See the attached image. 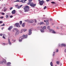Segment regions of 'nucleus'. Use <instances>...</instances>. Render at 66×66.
<instances>
[{
  "label": "nucleus",
  "mask_w": 66,
  "mask_h": 66,
  "mask_svg": "<svg viewBox=\"0 0 66 66\" xmlns=\"http://www.w3.org/2000/svg\"><path fill=\"white\" fill-rule=\"evenodd\" d=\"M30 8H29V6H26L24 8V12H28L29 11V10Z\"/></svg>",
  "instance_id": "obj_1"
},
{
  "label": "nucleus",
  "mask_w": 66,
  "mask_h": 66,
  "mask_svg": "<svg viewBox=\"0 0 66 66\" xmlns=\"http://www.w3.org/2000/svg\"><path fill=\"white\" fill-rule=\"evenodd\" d=\"M30 4V5L32 7H35L36 6V4H34L33 3L31 2V3H27L28 5H29Z\"/></svg>",
  "instance_id": "obj_2"
},
{
  "label": "nucleus",
  "mask_w": 66,
  "mask_h": 66,
  "mask_svg": "<svg viewBox=\"0 0 66 66\" xmlns=\"http://www.w3.org/2000/svg\"><path fill=\"white\" fill-rule=\"evenodd\" d=\"M45 2L43 1H41L39 2V4L40 5H43Z\"/></svg>",
  "instance_id": "obj_3"
},
{
  "label": "nucleus",
  "mask_w": 66,
  "mask_h": 66,
  "mask_svg": "<svg viewBox=\"0 0 66 66\" xmlns=\"http://www.w3.org/2000/svg\"><path fill=\"white\" fill-rule=\"evenodd\" d=\"M15 26L16 27H20V26L19 25V23H16L15 24Z\"/></svg>",
  "instance_id": "obj_4"
},
{
  "label": "nucleus",
  "mask_w": 66,
  "mask_h": 66,
  "mask_svg": "<svg viewBox=\"0 0 66 66\" xmlns=\"http://www.w3.org/2000/svg\"><path fill=\"white\" fill-rule=\"evenodd\" d=\"M19 31L18 30L16 31V32H15V35H18L19 33Z\"/></svg>",
  "instance_id": "obj_5"
},
{
  "label": "nucleus",
  "mask_w": 66,
  "mask_h": 66,
  "mask_svg": "<svg viewBox=\"0 0 66 66\" xmlns=\"http://www.w3.org/2000/svg\"><path fill=\"white\" fill-rule=\"evenodd\" d=\"M11 13L12 14H15V13H16V10H14L12 11L11 12Z\"/></svg>",
  "instance_id": "obj_6"
},
{
  "label": "nucleus",
  "mask_w": 66,
  "mask_h": 66,
  "mask_svg": "<svg viewBox=\"0 0 66 66\" xmlns=\"http://www.w3.org/2000/svg\"><path fill=\"white\" fill-rule=\"evenodd\" d=\"M8 43L9 45H12V43H11V42H10V40L9 38H8Z\"/></svg>",
  "instance_id": "obj_7"
},
{
  "label": "nucleus",
  "mask_w": 66,
  "mask_h": 66,
  "mask_svg": "<svg viewBox=\"0 0 66 66\" xmlns=\"http://www.w3.org/2000/svg\"><path fill=\"white\" fill-rule=\"evenodd\" d=\"M50 31H52V33H54V34H55V33H56V32H55V31H54V30L52 29H51L50 30Z\"/></svg>",
  "instance_id": "obj_8"
},
{
  "label": "nucleus",
  "mask_w": 66,
  "mask_h": 66,
  "mask_svg": "<svg viewBox=\"0 0 66 66\" xmlns=\"http://www.w3.org/2000/svg\"><path fill=\"white\" fill-rule=\"evenodd\" d=\"M13 28V26H10L9 28L8 29V30H11L12 29V28Z\"/></svg>",
  "instance_id": "obj_9"
},
{
  "label": "nucleus",
  "mask_w": 66,
  "mask_h": 66,
  "mask_svg": "<svg viewBox=\"0 0 66 66\" xmlns=\"http://www.w3.org/2000/svg\"><path fill=\"white\" fill-rule=\"evenodd\" d=\"M29 21L31 23H32V22H33V20H29Z\"/></svg>",
  "instance_id": "obj_10"
},
{
  "label": "nucleus",
  "mask_w": 66,
  "mask_h": 66,
  "mask_svg": "<svg viewBox=\"0 0 66 66\" xmlns=\"http://www.w3.org/2000/svg\"><path fill=\"white\" fill-rule=\"evenodd\" d=\"M23 5H21L20 6H18V9H20V7H21Z\"/></svg>",
  "instance_id": "obj_11"
},
{
  "label": "nucleus",
  "mask_w": 66,
  "mask_h": 66,
  "mask_svg": "<svg viewBox=\"0 0 66 66\" xmlns=\"http://www.w3.org/2000/svg\"><path fill=\"white\" fill-rule=\"evenodd\" d=\"M45 29H46V26H44L43 28V30H45Z\"/></svg>",
  "instance_id": "obj_12"
},
{
  "label": "nucleus",
  "mask_w": 66,
  "mask_h": 66,
  "mask_svg": "<svg viewBox=\"0 0 66 66\" xmlns=\"http://www.w3.org/2000/svg\"><path fill=\"white\" fill-rule=\"evenodd\" d=\"M20 2H22V3H24L25 2V1L23 0H21Z\"/></svg>",
  "instance_id": "obj_13"
},
{
  "label": "nucleus",
  "mask_w": 66,
  "mask_h": 66,
  "mask_svg": "<svg viewBox=\"0 0 66 66\" xmlns=\"http://www.w3.org/2000/svg\"><path fill=\"white\" fill-rule=\"evenodd\" d=\"M61 46H63V47H65V46H66L65 44H61Z\"/></svg>",
  "instance_id": "obj_14"
},
{
  "label": "nucleus",
  "mask_w": 66,
  "mask_h": 66,
  "mask_svg": "<svg viewBox=\"0 0 66 66\" xmlns=\"http://www.w3.org/2000/svg\"><path fill=\"white\" fill-rule=\"evenodd\" d=\"M22 39H23V38H21V39H19V41L20 42H22Z\"/></svg>",
  "instance_id": "obj_15"
},
{
  "label": "nucleus",
  "mask_w": 66,
  "mask_h": 66,
  "mask_svg": "<svg viewBox=\"0 0 66 66\" xmlns=\"http://www.w3.org/2000/svg\"><path fill=\"white\" fill-rule=\"evenodd\" d=\"M56 63L57 65H59V64H60V62L59 61H57Z\"/></svg>",
  "instance_id": "obj_16"
},
{
  "label": "nucleus",
  "mask_w": 66,
  "mask_h": 66,
  "mask_svg": "<svg viewBox=\"0 0 66 66\" xmlns=\"http://www.w3.org/2000/svg\"><path fill=\"white\" fill-rule=\"evenodd\" d=\"M23 32V29L21 30V31H20V33H22Z\"/></svg>",
  "instance_id": "obj_17"
},
{
  "label": "nucleus",
  "mask_w": 66,
  "mask_h": 66,
  "mask_svg": "<svg viewBox=\"0 0 66 66\" xmlns=\"http://www.w3.org/2000/svg\"><path fill=\"white\" fill-rule=\"evenodd\" d=\"M44 23L43 22H41L40 23V24L41 25V24H43Z\"/></svg>",
  "instance_id": "obj_18"
},
{
  "label": "nucleus",
  "mask_w": 66,
  "mask_h": 66,
  "mask_svg": "<svg viewBox=\"0 0 66 66\" xmlns=\"http://www.w3.org/2000/svg\"><path fill=\"white\" fill-rule=\"evenodd\" d=\"M23 31L24 32H26V31H27V29H23Z\"/></svg>",
  "instance_id": "obj_19"
},
{
  "label": "nucleus",
  "mask_w": 66,
  "mask_h": 66,
  "mask_svg": "<svg viewBox=\"0 0 66 66\" xmlns=\"http://www.w3.org/2000/svg\"><path fill=\"white\" fill-rule=\"evenodd\" d=\"M25 23H23L22 24V27H24V24H25Z\"/></svg>",
  "instance_id": "obj_20"
},
{
  "label": "nucleus",
  "mask_w": 66,
  "mask_h": 66,
  "mask_svg": "<svg viewBox=\"0 0 66 66\" xmlns=\"http://www.w3.org/2000/svg\"><path fill=\"white\" fill-rule=\"evenodd\" d=\"M37 29H38V30H40V27H38L37 28Z\"/></svg>",
  "instance_id": "obj_21"
},
{
  "label": "nucleus",
  "mask_w": 66,
  "mask_h": 66,
  "mask_svg": "<svg viewBox=\"0 0 66 66\" xmlns=\"http://www.w3.org/2000/svg\"><path fill=\"white\" fill-rule=\"evenodd\" d=\"M47 28L48 29H49L50 28V26H49L47 27Z\"/></svg>",
  "instance_id": "obj_22"
},
{
  "label": "nucleus",
  "mask_w": 66,
  "mask_h": 66,
  "mask_svg": "<svg viewBox=\"0 0 66 66\" xmlns=\"http://www.w3.org/2000/svg\"><path fill=\"white\" fill-rule=\"evenodd\" d=\"M40 31H41V32H44L43 30L42 29H41Z\"/></svg>",
  "instance_id": "obj_23"
},
{
  "label": "nucleus",
  "mask_w": 66,
  "mask_h": 66,
  "mask_svg": "<svg viewBox=\"0 0 66 66\" xmlns=\"http://www.w3.org/2000/svg\"><path fill=\"white\" fill-rule=\"evenodd\" d=\"M22 21H20V24L21 25V24H22Z\"/></svg>",
  "instance_id": "obj_24"
},
{
  "label": "nucleus",
  "mask_w": 66,
  "mask_h": 66,
  "mask_svg": "<svg viewBox=\"0 0 66 66\" xmlns=\"http://www.w3.org/2000/svg\"><path fill=\"white\" fill-rule=\"evenodd\" d=\"M32 0H29V2L28 3H31L32 2H32Z\"/></svg>",
  "instance_id": "obj_25"
},
{
  "label": "nucleus",
  "mask_w": 66,
  "mask_h": 66,
  "mask_svg": "<svg viewBox=\"0 0 66 66\" xmlns=\"http://www.w3.org/2000/svg\"><path fill=\"white\" fill-rule=\"evenodd\" d=\"M51 3L54 4H55V2H51Z\"/></svg>",
  "instance_id": "obj_26"
},
{
  "label": "nucleus",
  "mask_w": 66,
  "mask_h": 66,
  "mask_svg": "<svg viewBox=\"0 0 66 66\" xmlns=\"http://www.w3.org/2000/svg\"><path fill=\"white\" fill-rule=\"evenodd\" d=\"M7 10V9H4V12H6V10Z\"/></svg>",
  "instance_id": "obj_27"
},
{
  "label": "nucleus",
  "mask_w": 66,
  "mask_h": 66,
  "mask_svg": "<svg viewBox=\"0 0 66 66\" xmlns=\"http://www.w3.org/2000/svg\"><path fill=\"white\" fill-rule=\"evenodd\" d=\"M13 9V7H11L10 8V10H12V9Z\"/></svg>",
  "instance_id": "obj_28"
},
{
  "label": "nucleus",
  "mask_w": 66,
  "mask_h": 66,
  "mask_svg": "<svg viewBox=\"0 0 66 66\" xmlns=\"http://www.w3.org/2000/svg\"><path fill=\"white\" fill-rule=\"evenodd\" d=\"M25 21H26V22H28V21H29V20H25Z\"/></svg>",
  "instance_id": "obj_29"
},
{
  "label": "nucleus",
  "mask_w": 66,
  "mask_h": 66,
  "mask_svg": "<svg viewBox=\"0 0 66 66\" xmlns=\"http://www.w3.org/2000/svg\"><path fill=\"white\" fill-rule=\"evenodd\" d=\"M15 2H20V1H19V0H16Z\"/></svg>",
  "instance_id": "obj_30"
},
{
  "label": "nucleus",
  "mask_w": 66,
  "mask_h": 66,
  "mask_svg": "<svg viewBox=\"0 0 66 66\" xmlns=\"http://www.w3.org/2000/svg\"><path fill=\"white\" fill-rule=\"evenodd\" d=\"M27 35H26L25 36V38H27Z\"/></svg>",
  "instance_id": "obj_31"
},
{
  "label": "nucleus",
  "mask_w": 66,
  "mask_h": 66,
  "mask_svg": "<svg viewBox=\"0 0 66 66\" xmlns=\"http://www.w3.org/2000/svg\"><path fill=\"white\" fill-rule=\"evenodd\" d=\"M4 17L3 16H2L1 17H0V19H3V18Z\"/></svg>",
  "instance_id": "obj_32"
},
{
  "label": "nucleus",
  "mask_w": 66,
  "mask_h": 66,
  "mask_svg": "<svg viewBox=\"0 0 66 66\" xmlns=\"http://www.w3.org/2000/svg\"><path fill=\"white\" fill-rule=\"evenodd\" d=\"M29 35H31L32 34V32H29Z\"/></svg>",
  "instance_id": "obj_33"
},
{
  "label": "nucleus",
  "mask_w": 66,
  "mask_h": 66,
  "mask_svg": "<svg viewBox=\"0 0 66 66\" xmlns=\"http://www.w3.org/2000/svg\"><path fill=\"white\" fill-rule=\"evenodd\" d=\"M48 24H49V22H47L46 23V25H48Z\"/></svg>",
  "instance_id": "obj_34"
},
{
  "label": "nucleus",
  "mask_w": 66,
  "mask_h": 66,
  "mask_svg": "<svg viewBox=\"0 0 66 66\" xmlns=\"http://www.w3.org/2000/svg\"><path fill=\"white\" fill-rule=\"evenodd\" d=\"M47 8V6H45L44 7V10H45Z\"/></svg>",
  "instance_id": "obj_35"
},
{
  "label": "nucleus",
  "mask_w": 66,
  "mask_h": 66,
  "mask_svg": "<svg viewBox=\"0 0 66 66\" xmlns=\"http://www.w3.org/2000/svg\"><path fill=\"white\" fill-rule=\"evenodd\" d=\"M28 32H31V29L29 30L28 31Z\"/></svg>",
  "instance_id": "obj_36"
},
{
  "label": "nucleus",
  "mask_w": 66,
  "mask_h": 66,
  "mask_svg": "<svg viewBox=\"0 0 66 66\" xmlns=\"http://www.w3.org/2000/svg\"><path fill=\"white\" fill-rule=\"evenodd\" d=\"M5 26V24H2L1 25V26Z\"/></svg>",
  "instance_id": "obj_37"
},
{
  "label": "nucleus",
  "mask_w": 66,
  "mask_h": 66,
  "mask_svg": "<svg viewBox=\"0 0 66 66\" xmlns=\"http://www.w3.org/2000/svg\"><path fill=\"white\" fill-rule=\"evenodd\" d=\"M2 15H4V14H5V13H4L2 12Z\"/></svg>",
  "instance_id": "obj_38"
},
{
  "label": "nucleus",
  "mask_w": 66,
  "mask_h": 66,
  "mask_svg": "<svg viewBox=\"0 0 66 66\" xmlns=\"http://www.w3.org/2000/svg\"><path fill=\"white\" fill-rule=\"evenodd\" d=\"M3 23V22L2 21H0V23Z\"/></svg>",
  "instance_id": "obj_39"
},
{
  "label": "nucleus",
  "mask_w": 66,
  "mask_h": 66,
  "mask_svg": "<svg viewBox=\"0 0 66 66\" xmlns=\"http://www.w3.org/2000/svg\"><path fill=\"white\" fill-rule=\"evenodd\" d=\"M23 37H25V35H23Z\"/></svg>",
  "instance_id": "obj_40"
},
{
  "label": "nucleus",
  "mask_w": 66,
  "mask_h": 66,
  "mask_svg": "<svg viewBox=\"0 0 66 66\" xmlns=\"http://www.w3.org/2000/svg\"><path fill=\"white\" fill-rule=\"evenodd\" d=\"M3 38H4V39H5V37H4V36H3Z\"/></svg>",
  "instance_id": "obj_41"
},
{
  "label": "nucleus",
  "mask_w": 66,
  "mask_h": 66,
  "mask_svg": "<svg viewBox=\"0 0 66 66\" xmlns=\"http://www.w3.org/2000/svg\"><path fill=\"white\" fill-rule=\"evenodd\" d=\"M18 6V5H15V6L17 7Z\"/></svg>",
  "instance_id": "obj_42"
},
{
  "label": "nucleus",
  "mask_w": 66,
  "mask_h": 66,
  "mask_svg": "<svg viewBox=\"0 0 66 66\" xmlns=\"http://www.w3.org/2000/svg\"><path fill=\"white\" fill-rule=\"evenodd\" d=\"M13 17V16L12 15H11L10 16V18H12V17Z\"/></svg>",
  "instance_id": "obj_43"
},
{
  "label": "nucleus",
  "mask_w": 66,
  "mask_h": 66,
  "mask_svg": "<svg viewBox=\"0 0 66 66\" xmlns=\"http://www.w3.org/2000/svg\"><path fill=\"white\" fill-rule=\"evenodd\" d=\"M3 45H5V43H3Z\"/></svg>",
  "instance_id": "obj_44"
},
{
  "label": "nucleus",
  "mask_w": 66,
  "mask_h": 66,
  "mask_svg": "<svg viewBox=\"0 0 66 66\" xmlns=\"http://www.w3.org/2000/svg\"><path fill=\"white\" fill-rule=\"evenodd\" d=\"M50 0H46V1L47 2H48L49 1H50Z\"/></svg>",
  "instance_id": "obj_45"
},
{
  "label": "nucleus",
  "mask_w": 66,
  "mask_h": 66,
  "mask_svg": "<svg viewBox=\"0 0 66 66\" xmlns=\"http://www.w3.org/2000/svg\"><path fill=\"white\" fill-rule=\"evenodd\" d=\"M6 18H8V17H9V16H8V15H6Z\"/></svg>",
  "instance_id": "obj_46"
},
{
  "label": "nucleus",
  "mask_w": 66,
  "mask_h": 66,
  "mask_svg": "<svg viewBox=\"0 0 66 66\" xmlns=\"http://www.w3.org/2000/svg\"><path fill=\"white\" fill-rule=\"evenodd\" d=\"M35 22H37L36 20H35Z\"/></svg>",
  "instance_id": "obj_47"
},
{
  "label": "nucleus",
  "mask_w": 66,
  "mask_h": 66,
  "mask_svg": "<svg viewBox=\"0 0 66 66\" xmlns=\"http://www.w3.org/2000/svg\"><path fill=\"white\" fill-rule=\"evenodd\" d=\"M56 51L57 52H59V50H56Z\"/></svg>",
  "instance_id": "obj_48"
},
{
  "label": "nucleus",
  "mask_w": 66,
  "mask_h": 66,
  "mask_svg": "<svg viewBox=\"0 0 66 66\" xmlns=\"http://www.w3.org/2000/svg\"><path fill=\"white\" fill-rule=\"evenodd\" d=\"M64 52H66V49H65V50Z\"/></svg>",
  "instance_id": "obj_49"
},
{
  "label": "nucleus",
  "mask_w": 66,
  "mask_h": 66,
  "mask_svg": "<svg viewBox=\"0 0 66 66\" xmlns=\"http://www.w3.org/2000/svg\"><path fill=\"white\" fill-rule=\"evenodd\" d=\"M22 36H21L20 38H20H22Z\"/></svg>",
  "instance_id": "obj_50"
},
{
  "label": "nucleus",
  "mask_w": 66,
  "mask_h": 66,
  "mask_svg": "<svg viewBox=\"0 0 66 66\" xmlns=\"http://www.w3.org/2000/svg\"><path fill=\"white\" fill-rule=\"evenodd\" d=\"M3 29H4V27H3L2 28V30H3Z\"/></svg>",
  "instance_id": "obj_51"
},
{
  "label": "nucleus",
  "mask_w": 66,
  "mask_h": 66,
  "mask_svg": "<svg viewBox=\"0 0 66 66\" xmlns=\"http://www.w3.org/2000/svg\"><path fill=\"white\" fill-rule=\"evenodd\" d=\"M50 20H51H51H52V19H50Z\"/></svg>",
  "instance_id": "obj_52"
},
{
  "label": "nucleus",
  "mask_w": 66,
  "mask_h": 66,
  "mask_svg": "<svg viewBox=\"0 0 66 66\" xmlns=\"http://www.w3.org/2000/svg\"><path fill=\"white\" fill-rule=\"evenodd\" d=\"M46 21H47V22H48V21H49V20H46Z\"/></svg>",
  "instance_id": "obj_53"
},
{
  "label": "nucleus",
  "mask_w": 66,
  "mask_h": 66,
  "mask_svg": "<svg viewBox=\"0 0 66 66\" xmlns=\"http://www.w3.org/2000/svg\"><path fill=\"white\" fill-rule=\"evenodd\" d=\"M0 35V36H2V34H1Z\"/></svg>",
  "instance_id": "obj_54"
},
{
  "label": "nucleus",
  "mask_w": 66,
  "mask_h": 66,
  "mask_svg": "<svg viewBox=\"0 0 66 66\" xmlns=\"http://www.w3.org/2000/svg\"><path fill=\"white\" fill-rule=\"evenodd\" d=\"M44 22H46V20H44Z\"/></svg>",
  "instance_id": "obj_55"
},
{
  "label": "nucleus",
  "mask_w": 66,
  "mask_h": 66,
  "mask_svg": "<svg viewBox=\"0 0 66 66\" xmlns=\"http://www.w3.org/2000/svg\"><path fill=\"white\" fill-rule=\"evenodd\" d=\"M27 0H24L25 1H26Z\"/></svg>",
  "instance_id": "obj_56"
},
{
  "label": "nucleus",
  "mask_w": 66,
  "mask_h": 66,
  "mask_svg": "<svg viewBox=\"0 0 66 66\" xmlns=\"http://www.w3.org/2000/svg\"><path fill=\"white\" fill-rule=\"evenodd\" d=\"M54 55H55L54 54H53V56H54Z\"/></svg>",
  "instance_id": "obj_57"
},
{
  "label": "nucleus",
  "mask_w": 66,
  "mask_h": 66,
  "mask_svg": "<svg viewBox=\"0 0 66 66\" xmlns=\"http://www.w3.org/2000/svg\"><path fill=\"white\" fill-rule=\"evenodd\" d=\"M14 42H15V40H14Z\"/></svg>",
  "instance_id": "obj_58"
},
{
  "label": "nucleus",
  "mask_w": 66,
  "mask_h": 66,
  "mask_svg": "<svg viewBox=\"0 0 66 66\" xmlns=\"http://www.w3.org/2000/svg\"><path fill=\"white\" fill-rule=\"evenodd\" d=\"M41 0H38V1H40Z\"/></svg>",
  "instance_id": "obj_59"
},
{
  "label": "nucleus",
  "mask_w": 66,
  "mask_h": 66,
  "mask_svg": "<svg viewBox=\"0 0 66 66\" xmlns=\"http://www.w3.org/2000/svg\"><path fill=\"white\" fill-rule=\"evenodd\" d=\"M54 53H55V52H53V53H54Z\"/></svg>",
  "instance_id": "obj_60"
},
{
  "label": "nucleus",
  "mask_w": 66,
  "mask_h": 66,
  "mask_svg": "<svg viewBox=\"0 0 66 66\" xmlns=\"http://www.w3.org/2000/svg\"><path fill=\"white\" fill-rule=\"evenodd\" d=\"M61 65H62V63H61Z\"/></svg>",
  "instance_id": "obj_61"
},
{
  "label": "nucleus",
  "mask_w": 66,
  "mask_h": 66,
  "mask_svg": "<svg viewBox=\"0 0 66 66\" xmlns=\"http://www.w3.org/2000/svg\"><path fill=\"white\" fill-rule=\"evenodd\" d=\"M41 28H42V27H41Z\"/></svg>",
  "instance_id": "obj_62"
},
{
  "label": "nucleus",
  "mask_w": 66,
  "mask_h": 66,
  "mask_svg": "<svg viewBox=\"0 0 66 66\" xmlns=\"http://www.w3.org/2000/svg\"><path fill=\"white\" fill-rule=\"evenodd\" d=\"M59 1H60V0H59Z\"/></svg>",
  "instance_id": "obj_63"
},
{
  "label": "nucleus",
  "mask_w": 66,
  "mask_h": 66,
  "mask_svg": "<svg viewBox=\"0 0 66 66\" xmlns=\"http://www.w3.org/2000/svg\"><path fill=\"white\" fill-rule=\"evenodd\" d=\"M55 66H57L56 65H55Z\"/></svg>",
  "instance_id": "obj_64"
}]
</instances>
